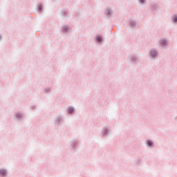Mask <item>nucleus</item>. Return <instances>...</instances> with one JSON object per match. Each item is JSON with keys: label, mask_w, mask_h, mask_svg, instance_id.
Here are the masks:
<instances>
[{"label": "nucleus", "mask_w": 177, "mask_h": 177, "mask_svg": "<svg viewBox=\"0 0 177 177\" xmlns=\"http://www.w3.org/2000/svg\"><path fill=\"white\" fill-rule=\"evenodd\" d=\"M142 3L145 2V0H140Z\"/></svg>", "instance_id": "obj_8"}, {"label": "nucleus", "mask_w": 177, "mask_h": 177, "mask_svg": "<svg viewBox=\"0 0 177 177\" xmlns=\"http://www.w3.org/2000/svg\"><path fill=\"white\" fill-rule=\"evenodd\" d=\"M147 143L148 146H151V145H153V142H151V140L147 141Z\"/></svg>", "instance_id": "obj_3"}, {"label": "nucleus", "mask_w": 177, "mask_h": 177, "mask_svg": "<svg viewBox=\"0 0 177 177\" xmlns=\"http://www.w3.org/2000/svg\"><path fill=\"white\" fill-rule=\"evenodd\" d=\"M73 111H74V109H73L72 107H69V108L68 109V112L70 114H71V113H72Z\"/></svg>", "instance_id": "obj_1"}, {"label": "nucleus", "mask_w": 177, "mask_h": 177, "mask_svg": "<svg viewBox=\"0 0 177 177\" xmlns=\"http://www.w3.org/2000/svg\"><path fill=\"white\" fill-rule=\"evenodd\" d=\"M39 10H42V6L40 5V6H39Z\"/></svg>", "instance_id": "obj_7"}, {"label": "nucleus", "mask_w": 177, "mask_h": 177, "mask_svg": "<svg viewBox=\"0 0 177 177\" xmlns=\"http://www.w3.org/2000/svg\"><path fill=\"white\" fill-rule=\"evenodd\" d=\"M174 21H177V17L174 18Z\"/></svg>", "instance_id": "obj_9"}, {"label": "nucleus", "mask_w": 177, "mask_h": 177, "mask_svg": "<svg viewBox=\"0 0 177 177\" xmlns=\"http://www.w3.org/2000/svg\"><path fill=\"white\" fill-rule=\"evenodd\" d=\"M97 41H98V42H100V41H102V37H97Z\"/></svg>", "instance_id": "obj_6"}, {"label": "nucleus", "mask_w": 177, "mask_h": 177, "mask_svg": "<svg viewBox=\"0 0 177 177\" xmlns=\"http://www.w3.org/2000/svg\"><path fill=\"white\" fill-rule=\"evenodd\" d=\"M161 44H162V45H165V44H167V41L162 39L161 40Z\"/></svg>", "instance_id": "obj_5"}, {"label": "nucleus", "mask_w": 177, "mask_h": 177, "mask_svg": "<svg viewBox=\"0 0 177 177\" xmlns=\"http://www.w3.org/2000/svg\"><path fill=\"white\" fill-rule=\"evenodd\" d=\"M2 174V175H5V174H6V171L5 170H0V174Z\"/></svg>", "instance_id": "obj_4"}, {"label": "nucleus", "mask_w": 177, "mask_h": 177, "mask_svg": "<svg viewBox=\"0 0 177 177\" xmlns=\"http://www.w3.org/2000/svg\"><path fill=\"white\" fill-rule=\"evenodd\" d=\"M156 55H157V53L154 50L151 51V56H153L154 57V56H156Z\"/></svg>", "instance_id": "obj_2"}]
</instances>
